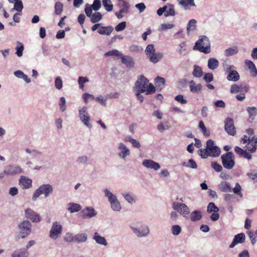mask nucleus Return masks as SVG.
Wrapping results in <instances>:
<instances>
[{
    "label": "nucleus",
    "mask_w": 257,
    "mask_h": 257,
    "mask_svg": "<svg viewBox=\"0 0 257 257\" xmlns=\"http://www.w3.org/2000/svg\"><path fill=\"white\" fill-rule=\"evenodd\" d=\"M62 226L60 223L55 221L52 223L49 232V236L53 240H56L62 234Z\"/></svg>",
    "instance_id": "13"
},
{
    "label": "nucleus",
    "mask_w": 257,
    "mask_h": 257,
    "mask_svg": "<svg viewBox=\"0 0 257 257\" xmlns=\"http://www.w3.org/2000/svg\"><path fill=\"white\" fill-rule=\"evenodd\" d=\"M95 11H98L101 7V2L100 0H94L93 4L90 6Z\"/></svg>",
    "instance_id": "63"
},
{
    "label": "nucleus",
    "mask_w": 257,
    "mask_h": 257,
    "mask_svg": "<svg viewBox=\"0 0 257 257\" xmlns=\"http://www.w3.org/2000/svg\"><path fill=\"white\" fill-rule=\"evenodd\" d=\"M24 45L20 42H17V56L20 57L23 55V51H24Z\"/></svg>",
    "instance_id": "60"
},
{
    "label": "nucleus",
    "mask_w": 257,
    "mask_h": 257,
    "mask_svg": "<svg viewBox=\"0 0 257 257\" xmlns=\"http://www.w3.org/2000/svg\"><path fill=\"white\" fill-rule=\"evenodd\" d=\"M171 230L173 235L177 236L181 233L182 228L179 225H173L171 226Z\"/></svg>",
    "instance_id": "51"
},
{
    "label": "nucleus",
    "mask_w": 257,
    "mask_h": 257,
    "mask_svg": "<svg viewBox=\"0 0 257 257\" xmlns=\"http://www.w3.org/2000/svg\"><path fill=\"white\" fill-rule=\"evenodd\" d=\"M25 151L26 153L34 158H40L42 156V152L35 149L27 148L25 149Z\"/></svg>",
    "instance_id": "39"
},
{
    "label": "nucleus",
    "mask_w": 257,
    "mask_h": 257,
    "mask_svg": "<svg viewBox=\"0 0 257 257\" xmlns=\"http://www.w3.org/2000/svg\"><path fill=\"white\" fill-rule=\"evenodd\" d=\"M82 217L84 219H89L95 217L97 212L91 206H88L81 210Z\"/></svg>",
    "instance_id": "17"
},
{
    "label": "nucleus",
    "mask_w": 257,
    "mask_h": 257,
    "mask_svg": "<svg viewBox=\"0 0 257 257\" xmlns=\"http://www.w3.org/2000/svg\"><path fill=\"white\" fill-rule=\"evenodd\" d=\"M224 72L227 74L226 78L228 81L236 82L240 79V75L236 70V67L228 60L225 61L222 63Z\"/></svg>",
    "instance_id": "3"
},
{
    "label": "nucleus",
    "mask_w": 257,
    "mask_h": 257,
    "mask_svg": "<svg viewBox=\"0 0 257 257\" xmlns=\"http://www.w3.org/2000/svg\"><path fill=\"white\" fill-rule=\"evenodd\" d=\"M246 150H247L250 153H254L257 148V138L252 137L250 139V142L248 143L245 146Z\"/></svg>",
    "instance_id": "23"
},
{
    "label": "nucleus",
    "mask_w": 257,
    "mask_h": 257,
    "mask_svg": "<svg viewBox=\"0 0 257 257\" xmlns=\"http://www.w3.org/2000/svg\"><path fill=\"white\" fill-rule=\"evenodd\" d=\"M130 227L133 232L138 237H147L150 234V229L148 225L142 224L139 227H137L135 224L132 223Z\"/></svg>",
    "instance_id": "6"
},
{
    "label": "nucleus",
    "mask_w": 257,
    "mask_h": 257,
    "mask_svg": "<svg viewBox=\"0 0 257 257\" xmlns=\"http://www.w3.org/2000/svg\"><path fill=\"white\" fill-rule=\"evenodd\" d=\"M245 239V236L243 233H240L235 235L232 242L229 245V247L233 248L237 244L244 242Z\"/></svg>",
    "instance_id": "21"
},
{
    "label": "nucleus",
    "mask_w": 257,
    "mask_h": 257,
    "mask_svg": "<svg viewBox=\"0 0 257 257\" xmlns=\"http://www.w3.org/2000/svg\"><path fill=\"white\" fill-rule=\"evenodd\" d=\"M121 59V62L124 64L127 68H131L134 67L135 62L132 57L122 55Z\"/></svg>",
    "instance_id": "27"
},
{
    "label": "nucleus",
    "mask_w": 257,
    "mask_h": 257,
    "mask_svg": "<svg viewBox=\"0 0 257 257\" xmlns=\"http://www.w3.org/2000/svg\"><path fill=\"white\" fill-rule=\"evenodd\" d=\"M197 21L195 19L190 20L187 26V33L188 35H190L191 33L194 32L196 29Z\"/></svg>",
    "instance_id": "31"
},
{
    "label": "nucleus",
    "mask_w": 257,
    "mask_h": 257,
    "mask_svg": "<svg viewBox=\"0 0 257 257\" xmlns=\"http://www.w3.org/2000/svg\"><path fill=\"white\" fill-rule=\"evenodd\" d=\"M202 85L200 83L196 84L194 80H191L189 82L190 91L193 93H198L202 90Z\"/></svg>",
    "instance_id": "26"
},
{
    "label": "nucleus",
    "mask_w": 257,
    "mask_h": 257,
    "mask_svg": "<svg viewBox=\"0 0 257 257\" xmlns=\"http://www.w3.org/2000/svg\"><path fill=\"white\" fill-rule=\"evenodd\" d=\"M246 111L249 119L251 120H254L257 114V108L255 106H249L246 108Z\"/></svg>",
    "instance_id": "35"
},
{
    "label": "nucleus",
    "mask_w": 257,
    "mask_h": 257,
    "mask_svg": "<svg viewBox=\"0 0 257 257\" xmlns=\"http://www.w3.org/2000/svg\"><path fill=\"white\" fill-rule=\"evenodd\" d=\"M156 87L158 89L161 90L164 86L165 84V80L164 78L157 77L155 78Z\"/></svg>",
    "instance_id": "41"
},
{
    "label": "nucleus",
    "mask_w": 257,
    "mask_h": 257,
    "mask_svg": "<svg viewBox=\"0 0 257 257\" xmlns=\"http://www.w3.org/2000/svg\"><path fill=\"white\" fill-rule=\"evenodd\" d=\"M175 25L173 24H162L158 28V31L160 32L167 31L174 28Z\"/></svg>",
    "instance_id": "49"
},
{
    "label": "nucleus",
    "mask_w": 257,
    "mask_h": 257,
    "mask_svg": "<svg viewBox=\"0 0 257 257\" xmlns=\"http://www.w3.org/2000/svg\"><path fill=\"white\" fill-rule=\"evenodd\" d=\"M121 195L128 203L131 204L136 203L137 198L133 193L131 192H122Z\"/></svg>",
    "instance_id": "25"
},
{
    "label": "nucleus",
    "mask_w": 257,
    "mask_h": 257,
    "mask_svg": "<svg viewBox=\"0 0 257 257\" xmlns=\"http://www.w3.org/2000/svg\"><path fill=\"white\" fill-rule=\"evenodd\" d=\"M89 79L87 77L80 76L78 77V82L79 88L81 89L84 88V84L86 82H88Z\"/></svg>",
    "instance_id": "55"
},
{
    "label": "nucleus",
    "mask_w": 257,
    "mask_h": 257,
    "mask_svg": "<svg viewBox=\"0 0 257 257\" xmlns=\"http://www.w3.org/2000/svg\"><path fill=\"white\" fill-rule=\"evenodd\" d=\"M78 117L81 122L87 128L92 127L90 115L86 106H79L78 108Z\"/></svg>",
    "instance_id": "7"
},
{
    "label": "nucleus",
    "mask_w": 257,
    "mask_h": 257,
    "mask_svg": "<svg viewBox=\"0 0 257 257\" xmlns=\"http://www.w3.org/2000/svg\"><path fill=\"white\" fill-rule=\"evenodd\" d=\"M113 30L112 26L101 27L98 30V33L101 35L109 36Z\"/></svg>",
    "instance_id": "37"
},
{
    "label": "nucleus",
    "mask_w": 257,
    "mask_h": 257,
    "mask_svg": "<svg viewBox=\"0 0 257 257\" xmlns=\"http://www.w3.org/2000/svg\"><path fill=\"white\" fill-rule=\"evenodd\" d=\"M17 77L22 79L27 84L30 83L31 81V79L28 76L21 70H17Z\"/></svg>",
    "instance_id": "44"
},
{
    "label": "nucleus",
    "mask_w": 257,
    "mask_h": 257,
    "mask_svg": "<svg viewBox=\"0 0 257 257\" xmlns=\"http://www.w3.org/2000/svg\"><path fill=\"white\" fill-rule=\"evenodd\" d=\"M186 51V45L185 42H181L177 49V52L181 55H185Z\"/></svg>",
    "instance_id": "52"
},
{
    "label": "nucleus",
    "mask_w": 257,
    "mask_h": 257,
    "mask_svg": "<svg viewBox=\"0 0 257 257\" xmlns=\"http://www.w3.org/2000/svg\"><path fill=\"white\" fill-rule=\"evenodd\" d=\"M90 21L92 23L98 22L102 19V15L99 12H96L92 14L90 17Z\"/></svg>",
    "instance_id": "48"
},
{
    "label": "nucleus",
    "mask_w": 257,
    "mask_h": 257,
    "mask_svg": "<svg viewBox=\"0 0 257 257\" xmlns=\"http://www.w3.org/2000/svg\"><path fill=\"white\" fill-rule=\"evenodd\" d=\"M55 86L58 89H61L63 87V81L60 76H58L55 80Z\"/></svg>",
    "instance_id": "58"
},
{
    "label": "nucleus",
    "mask_w": 257,
    "mask_h": 257,
    "mask_svg": "<svg viewBox=\"0 0 257 257\" xmlns=\"http://www.w3.org/2000/svg\"><path fill=\"white\" fill-rule=\"evenodd\" d=\"M134 89L140 92H146L147 95L153 94L156 91V88L153 84L149 83V80L143 75L138 77Z\"/></svg>",
    "instance_id": "1"
},
{
    "label": "nucleus",
    "mask_w": 257,
    "mask_h": 257,
    "mask_svg": "<svg viewBox=\"0 0 257 257\" xmlns=\"http://www.w3.org/2000/svg\"><path fill=\"white\" fill-rule=\"evenodd\" d=\"M89 161V158L86 155H81L77 157L76 162L78 164L86 165Z\"/></svg>",
    "instance_id": "42"
},
{
    "label": "nucleus",
    "mask_w": 257,
    "mask_h": 257,
    "mask_svg": "<svg viewBox=\"0 0 257 257\" xmlns=\"http://www.w3.org/2000/svg\"><path fill=\"white\" fill-rule=\"evenodd\" d=\"M142 165L148 169L153 170L155 171L161 168L160 165L151 159H144L142 162Z\"/></svg>",
    "instance_id": "16"
},
{
    "label": "nucleus",
    "mask_w": 257,
    "mask_h": 257,
    "mask_svg": "<svg viewBox=\"0 0 257 257\" xmlns=\"http://www.w3.org/2000/svg\"><path fill=\"white\" fill-rule=\"evenodd\" d=\"M28 255L29 252L25 248L20 249L17 252V257H27Z\"/></svg>",
    "instance_id": "64"
},
{
    "label": "nucleus",
    "mask_w": 257,
    "mask_h": 257,
    "mask_svg": "<svg viewBox=\"0 0 257 257\" xmlns=\"http://www.w3.org/2000/svg\"><path fill=\"white\" fill-rule=\"evenodd\" d=\"M63 11V4L58 1L55 3L54 5V13L55 15L60 16Z\"/></svg>",
    "instance_id": "40"
},
{
    "label": "nucleus",
    "mask_w": 257,
    "mask_h": 257,
    "mask_svg": "<svg viewBox=\"0 0 257 257\" xmlns=\"http://www.w3.org/2000/svg\"><path fill=\"white\" fill-rule=\"evenodd\" d=\"M222 163L224 168L230 170L235 165L234 156L232 152H228L221 157Z\"/></svg>",
    "instance_id": "9"
},
{
    "label": "nucleus",
    "mask_w": 257,
    "mask_h": 257,
    "mask_svg": "<svg viewBox=\"0 0 257 257\" xmlns=\"http://www.w3.org/2000/svg\"><path fill=\"white\" fill-rule=\"evenodd\" d=\"M177 1L185 11H190L191 7H196L194 0H177Z\"/></svg>",
    "instance_id": "22"
},
{
    "label": "nucleus",
    "mask_w": 257,
    "mask_h": 257,
    "mask_svg": "<svg viewBox=\"0 0 257 257\" xmlns=\"http://www.w3.org/2000/svg\"><path fill=\"white\" fill-rule=\"evenodd\" d=\"M53 188L49 184L41 185L34 193L32 200L35 201L41 195H44L45 198L48 197L53 192Z\"/></svg>",
    "instance_id": "8"
},
{
    "label": "nucleus",
    "mask_w": 257,
    "mask_h": 257,
    "mask_svg": "<svg viewBox=\"0 0 257 257\" xmlns=\"http://www.w3.org/2000/svg\"><path fill=\"white\" fill-rule=\"evenodd\" d=\"M245 65L249 69L250 73L252 76L254 77L257 75V70L255 68V65L251 61L246 60L245 61Z\"/></svg>",
    "instance_id": "32"
},
{
    "label": "nucleus",
    "mask_w": 257,
    "mask_h": 257,
    "mask_svg": "<svg viewBox=\"0 0 257 257\" xmlns=\"http://www.w3.org/2000/svg\"><path fill=\"white\" fill-rule=\"evenodd\" d=\"M199 155L202 158H206L208 156L217 157L220 154V149L215 145L214 142L212 140H209L206 142V149H200Z\"/></svg>",
    "instance_id": "2"
},
{
    "label": "nucleus",
    "mask_w": 257,
    "mask_h": 257,
    "mask_svg": "<svg viewBox=\"0 0 257 257\" xmlns=\"http://www.w3.org/2000/svg\"><path fill=\"white\" fill-rule=\"evenodd\" d=\"M182 165L183 166L192 169H196L197 167V164L193 159H190L188 163L184 162Z\"/></svg>",
    "instance_id": "50"
},
{
    "label": "nucleus",
    "mask_w": 257,
    "mask_h": 257,
    "mask_svg": "<svg viewBox=\"0 0 257 257\" xmlns=\"http://www.w3.org/2000/svg\"><path fill=\"white\" fill-rule=\"evenodd\" d=\"M192 74L195 77H201L203 75V71L202 68L197 65H194Z\"/></svg>",
    "instance_id": "45"
},
{
    "label": "nucleus",
    "mask_w": 257,
    "mask_h": 257,
    "mask_svg": "<svg viewBox=\"0 0 257 257\" xmlns=\"http://www.w3.org/2000/svg\"><path fill=\"white\" fill-rule=\"evenodd\" d=\"M87 239V235L86 233L77 234L72 237L71 239H68V237L64 238V240L68 242L75 241L78 243H83L85 242Z\"/></svg>",
    "instance_id": "19"
},
{
    "label": "nucleus",
    "mask_w": 257,
    "mask_h": 257,
    "mask_svg": "<svg viewBox=\"0 0 257 257\" xmlns=\"http://www.w3.org/2000/svg\"><path fill=\"white\" fill-rule=\"evenodd\" d=\"M156 50L153 44L148 45L145 50V53L148 57L153 53L155 52Z\"/></svg>",
    "instance_id": "56"
},
{
    "label": "nucleus",
    "mask_w": 257,
    "mask_h": 257,
    "mask_svg": "<svg viewBox=\"0 0 257 257\" xmlns=\"http://www.w3.org/2000/svg\"><path fill=\"white\" fill-rule=\"evenodd\" d=\"M117 156L121 160L126 161L131 156L130 149L123 143H119L117 146Z\"/></svg>",
    "instance_id": "11"
},
{
    "label": "nucleus",
    "mask_w": 257,
    "mask_h": 257,
    "mask_svg": "<svg viewBox=\"0 0 257 257\" xmlns=\"http://www.w3.org/2000/svg\"><path fill=\"white\" fill-rule=\"evenodd\" d=\"M59 107L61 112H64L67 109L66 99L64 97H61L59 99Z\"/></svg>",
    "instance_id": "47"
},
{
    "label": "nucleus",
    "mask_w": 257,
    "mask_h": 257,
    "mask_svg": "<svg viewBox=\"0 0 257 257\" xmlns=\"http://www.w3.org/2000/svg\"><path fill=\"white\" fill-rule=\"evenodd\" d=\"M241 86L236 84H232L230 86V92L231 93H236L240 91Z\"/></svg>",
    "instance_id": "62"
},
{
    "label": "nucleus",
    "mask_w": 257,
    "mask_h": 257,
    "mask_svg": "<svg viewBox=\"0 0 257 257\" xmlns=\"http://www.w3.org/2000/svg\"><path fill=\"white\" fill-rule=\"evenodd\" d=\"M118 6L120 8V10L116 12L115 15L118 19H121L124 15L130 13V5L125 0H119Z\"/></svg>",
    "instance_id": "14"
},
{
    "label": "nucleus",
    "mask_w": 257,
    "mask_h": 257,
    "mask_svg": "<svg viewBox=\"0 0 257 257\" xmlns=\"http://www.w3.org/2000/svg\"><path fill=\"white\" fill-rule=\"evenodd\" d=\"M28 154L26 153L25 150L24 151H20L19 154V161L20 163H23L27 160L29 159Z\"/></svg>",
    "instance_id": "43"
},
{
    "label": "nucleus",
    "mask_w": 257,
    "mask_h": 257,
    "mask_svg": "<svg viewBox=\"0 0 257 257\" xmlns=\"http://www.w3.org/2000/svg\"><path fill=\"white\" fill-rule=\"evenodd\" d=\"M32 224L28 220H24L19 225V234L21 238H24L30 234Z\"/></svg>",
    "instance_id": "12"
},
{
    "label": "nucleus",
    "mask_w": 257,
    "mask_h": 257,
    "mask_svg": "<svg viewBox=\"0 0 257 257\" xmlns=\"http://www.w3.org/2000/svg\"><path fill=\"white\" fill-rule=\"evenodd\" d=\"M225 130L227 133L231 136L236 134L233 120L230 117H227L225 121Z\"/></svg>",
    "instance_id": "18"
},
{
    "label": "nucleus",
    "mask_w": 257,
    "mask_h": 257,
    "mask_svg": "<svg viewBox=\"0 0 257 257\" xmlns=\"http://www.w3.org/2000/svg\"><path fill=\"white\" fill-rule=\"evenodd\" d=\"M172 208L186 219L189 218L190 210L188 206L183 203L174 202L172 203Z\"/></svg>",
    "instance_id": "10"
},
{
    "label": "nucleus",
    "mask_w": 257,
    "mask_h": 257,
    "mask_svg": "<svg viewBox=\"0 0 257 257\" xmlns=\"http://www.w3.org/2000/svg\"><path fill=\"white\" fill-rule=\"evenodd\" d=\"M93 239L99 244L104 246H106L107 245V242L105 238L100 235L97 232L94 233Z\"/></svg>",
    "instance_id": "30"
},
{
    "label": "nucleus",
    "mask_w": 257,
    "mask_h": 257,
    "mask_svg": "<svg viewBox=\"0 0 257 257\" xmlns=\"http://www.w3.org/2000/svg\"><path fill=\"white\" fill-rule=\"evenodd\" d=\"M252 244H254L256 242V236L254 234L252 231L248 230L246 232Z\"/></svg>",
    "instance_id": "61"
},
{
    "label": "nucleus",
    "mask_w": 257,
    "mask_h": 257,
    "mask_svg": "<svg viewBox=\"0 0 257 257\" xmlns=\"http://www.w3.org/2000/svg\"><path fill=\"white\" fill-rule=\"evenodd\" d=\"M25 216L27 219L34 223H38L41 220L40 214L30 208L25 210Z\"/></svg>",
    "instance_id": "15"
},
{
    "label": "nucleus",
    "mask_w": 257,
    "mask_h": 257,
    "mask_svg": "<svg viewBox=\"0 0 257 257\" xmlns=\"http://www.w3.org/2000/svg\"><path fill=\"white\" fill-rule=\"evenodd\" d=\"M241 190V186L238 183H236L235 187L232 189L233 193L238 195V196H239L240 197H242L243 196Z\"/></svg>",
    "instance_id": "57"
},
{
    "label": "nucleus",
    "mask_w": 257,
    "mask_h": 257,
    "mask_svg": "<svg viewBox=\"0 0 257 257\" xmlns=\"http://www.w3.org/2000/svg\"><path fill=\"white\" fill-rule=\"evenodd\" d=\"M103 192L110 204L111 209L114 211H120L121 209V205L116 195L107 188L104 189Z\"/></svg>",
    "instance_id": "4"
},
{
    "label": "nucleus",
    "mask_w": 257,
    "mask_h": 257,
    "mask_svg": "<svg viewBox=\"0 0 257 257\" xmlns=\"http://www.w3.org/2000/svg\"><path fill=\"white\" fill-rule=\"evenodd\" d=\"M32 180L24 176H21L19 179V185L23 189H29L32 187Z\"/></svg>",
    "instance_id": "20"
},
{
    "label": "nucleus",
    "mask_w": 257,
    "mask_h": 257,
    "mask_svg": "<svg viewBox=\"0 0 257 257\" xmlns=\"http://www.w3.org/2000/svg\"><path fill=\"white\" fill-rule=\"evenodd\" d=\"M208 67L211 70L217 69L219 66L218 61L214 58H211L208 60Z\"/></svg>",
    "instance_id": "36"
},
{
    "label": "nucleus",
    "mask_w": 257,
    "mask_h": 257,
    "mask_svg": "<svg viewBox=\"0 0 257 257\" xmlns=\"http://www.w3.org/2000/svg\"><path fill=\"white\" fill-rule=\"evenodd\" d=\"M81 209L82 206L78 203L69 202L67 204V210L71 213L79 212Z\"/></svg>",
    "instance_id": "24"
},
{
    "label": "nucleus",
    "mask_w": 257,
    "mask_h": 257,
    "mask_svg": "<svg viewBox=\"0 0 257 257\" xmlns=\"http://www.w3.org/2000/svg\"><path fill=\"white\" fill-rule=\"evenodd\" d=\"M165 13L164 16L166 17L169 16H174L176 15V12L175 10L174 6L172 4H167L165 6Z\"/></svg>",
    "instance_id": "29"
},
{
    "label": "nucleus",
    "mask_w": 257,
    "mask_h": 257,
    "mask_svg": "<svg viewBox=\"0 0 257 257\" xmlns=\"http://www.w3.org/2000/svg\"><path fill=\"white\" fill-rule=\"evenodd\" d=\"M95 100L98 101L102 106H106L107 104V99L102 95H99L95 98Z\"/></svg>",
    "instance_id": "59"
},
{
    "label": "nucleus",
    "mask_w": 257,
    "mask_h": 257,
    "mask_svg": "<svg viewBox=\"0 0 257 257\" xmlns=\"http://www.w3.org/2000/svg\"><path fill=\"white\" fill-rule=\"evenodd\" d=\"M219 211V208L215 206V204L213 202L209 203L207 205V211L208 213L217 212Z\"/></svg>",
    "instance_id": "53"
},
{
    "label": "nucleus",
    "mask_w": 257,
    "mask_h": 257,
    "mask_svg": "<svg viewBox=\"0 0 257 257\" xmlns=\"http://www.w3.org/2000/svg\"><path fill=\"white\" fill-rule=\"evenodd\" d=\"M238 52V49L237 46L228 48L224 52V55L226 57H229L237 54Z\"/></svg>",
    "instance_id": "38"
},
{
    "label": "nucleus",
    "mask_w": 257,
    "mask_h": 257,
    "mask_svg": "<svg viewBox=\"0 0 257 257\" xmlns=\"http://www.w3.org/2000/svg\"><path fill=\"white\" fill-rule=\"evenodd\" d=\"M102 5L105 10L111 12L113 10V5L111 0H103Z\"/></svg>",
    "instance_id": "46"
},
{
    "label": "nucleus",
    "mask_w": 257,
    "mask_h": 257,
    "mask_svg": "<svg viewBox=\"0 0 257 257\" xmlns=\"http://www.w3.org/2000/svg\"><path fill=\"white\" fill-rule=\"evenodd\" d=\"M202 217V212L199 210L193 211L190 214V219L192 221L195 222L199 221Z\"/></svg>",
    "instance_id": "34"
},
{
    "label": "nucleus",
    "mask_w": 257,
    "mask_h": 257,
    "mask_svg": "<svg viewBox=\"0 0 257 257\" xmlns=\"http://www.w3.org/2000/svg\"><path fill=\"white\" fill-rule=\"evenodd\" d=\"M122 54H121L120 52H119L117 50H112L111 51H109L108 52H106L104 54L105 56H116L120 57H121Z\"/></svg>",
    "instance_id": "54"
},
{
    "label": "nucleus",
    "mask_w": 257,
    "mask_h": 257,
    "mask_svg": "<svg viewBox=\"0 0 257 257\" xmlns=\"http://www.w3.org/2000/svg\"><path fill=\"white\" fill-rule=\"evenodd\" d=\"M163 57V54L162 52L153 53L148 57L151 62L153 63H156L159 61Z\"/></svg>",
    "instance_id": "33"
},
{
    "label": "nucleus",
    "mask_w": 257,
    "mask_h": 257,
    "mask_svg": "<svg viewBox=\"0 0 257 257\" xmlns=\"http://www.w3.org/2000/svg\"><path fill=\"white\" fill-rule=\"evenodd\" d=\"M194 50H197L205 54L210 52V42L208 38L205 36H200L198 40L195 43L193 48Z\"/></svg>",
    "instance_id": "5"
},
{
    "label": "nucleus",
    "mask_w": 257,
    "mask_h": 257,
    "mask_svg": "<svg viewBox=\"0 0 257 257\" xmlns=\"http://www.w3.org/2000/svg\"><path fill=\"white\" fill-rule=\"evenodd\" d=\"M218 189L223 192H230L232 191L229 183L223 181H221L218 185Z\"/></svg>",
    "instance_id": "28"
}]
</instances>
